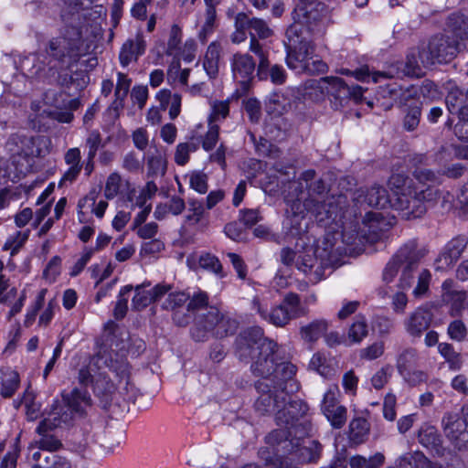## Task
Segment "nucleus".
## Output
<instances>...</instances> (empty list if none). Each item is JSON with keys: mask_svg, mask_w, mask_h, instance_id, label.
<instances>
[{"mask_svg": "<svg viewBox=\"0 0 468 468\" xmlns=\"http://www.w3.org/2000/svg\"><path fill=\"white\" fill-rule=\"evenodd\" d=\"M88 201H90L91 206L93 207L92 210H91L92 213H94L97 218H102L105 213V210L108 207V203L104 200H101L96 205L95 204L96 194L94 192H90L88 196L85 197L84 199L79 201V204H78L79 208L81 209L84 207L85 203Z\"/></svg>", "mask_w": 468, "mask_h": 468, "instance_id": "680f3d73", "label": "nucleus"}, {"mask_svg": "<svg viewBox=\"0 0 468 468\" xmlns=\"http://www.w3.org/2000/svg\"><path fill=\"white\" fill-rule=\"evenodd\" d=\"M101 365H104L111 372L114 373L121 379L125 378L129 375L128 363L121 358L119 359L117 354H109L108 356L98 355L94 356L92 361L79 370L78 380L83 387L80 390H86V387L92 384L95 378V369H101ZM80 389V388H78Z\"/></svg>", "mask_w": 468, "mask_h": 468, "instance_id": "9d476101", "label": "nucleus"}, {"mask_svg": "<svg viewBox=\"0 0 468 468\" xmlns=\"http://www.w3.org/2000/svg\"><path fill=\"white\" fill-rule=\"evenodd\" d=\"M150 286V282L143 283L135 287V294L132 300V305L136 310H141L153 303L149 291H144V288Z\"/></svg>", "mask_w": 468, "mask_h": 468, "instance_id": "603ef678", "label": "nucleus"}, {"mask_svg": "<svg viewBox=\"0 0 468 468\" xmlns=\"http://www.w3.org/2000/svg\"><path fill=\"white\" fill-rule=\"evenodd\" d=\"M421 115V107L418 102H414L413 105H410L408 109V112L404 117L403 126L405 130L411 132L414 131L420 120Z\"/></svg>", "mask_w": 468, "mask_h": 468, "instance_id": "8fccbe9b", "label": "nucleus"}, {"mask_svg": "<svg viewBox=\"0 0 468 468\" xmlns=\"http://www.w3.org/2000/svg\"><path fill=\"white\" fill-rule=\"evenodd\" d=\"M249 25V16L243 12L238 13L234 18V32L230 35L233 44H239L247 39L246 30Z\"/></svg>", "mask_w": 468, "mask_h": 468, "instance_id": "e433bc0d", "label": "nucleus"}, {"mask_svg": "<svg viewBox=\"0 0 468 468\" xmlns=\"http://www.w3.org/2000/svg\"><path fill=\"white\" fill-rule=\"evenodd\" d=\"M368 335V325L365 315H356L347 333L348 340L353 344L360 343Z\"/></svg>", "mask_w": 468, "mask_h": 468, "instance_id": "f704fd0d", "label": "nucleus"}, {"mask_svg": "<svg viewBox=\"0 0 468 468\" xmlns=\"http://www.w3.org/2000/svg\"><path fill=\"white\" fill-rule=\"evenodd\" d=\"M133 289V287L132 285H126L121 289L118 301L113 311L114 317L117 320H121L125 316L128 310V297H126V295L131 292Z\"/></svg>", "mask_w": 468, "mask_h": 468, "instance_id": "864d4df0", "label": "nucleus"}, {"mask_svg": "<svg viewBox=\"0 0 468 468\" xmlns=\"http://www.w3.org/2000/svg\"><path fill=\"white\" fill-rule=\"evenodd\" d=\"M199 147L198 142L181 143L176 146L175 162L178 165H185L189 160L190 153L196 152Z\"/></svg>", "mask_w": 468, "mask_h": 468, "instance_id": "49530a36", "label": "nucleus"}, {"mask_svg": "<svg viewBox=\"0 0 468 468\" xmlns=\"http://www.w3.org/2000/svg\"><path fill=\"white\" fill-rule=\"evenodd\" d=\"M420 360L419 353L414 347H405L397 356L396 367L399 374L411 369L418 366Z\"/></svg>", "mask_w": 468, "mask_h": 468, "instance_id": "72a5a7b5", "label": "nucleus"}, {"mask_svg": "<svg viewBox=\"0 0 468 468\" xmlns=\"http://www.w3.org/2000/svg\"><path fill=\"white\" fill-rule=\"evenodd\" d=\"M328 7L324 3L307 4L297 7L292 14V19H303L310 31L315 30L326 18Z\"/></svg>", "mask_w": 468, "mask_h": 468, "instance_id": "a211bd4d", "label": "nucleus"}, {"mask_svg": "<svg viewBox=\"0 0 468 468\" xmlns=\"http://www.w3.org/2000/svg\"><path fill=\"white\" fill-rule=\"evenodd\" d=\"M189 185L199 194H205L208 189L207 176L202 171H194L188 175Z\"/></svg>", "mask_w": 468, "mask_h": 468, "instance_id": "5fc2aeb1", "label": "nucleus"}, {"mask_svg": "<svg viewBox=\"0 0 468 468\" xmlns=\"http://www.w3.org/2000/svg\"><path fill=\"white\" fill-rule=\"evenodd\" d=\"M222 55L221 45L217 42H211L206 51L203 68L209 79H216L219 71V62Z\"/></svg>", "mask_w": 468, "mask_h": 468, "instance_id": "cd10ccee", "label": "nucleus"}, {"mask_svg": "<svg viewBox=\"0 0 468 468\" xmlns=\"http://www.w3.org/2000/svg\"><path fill=\"white\" fill-rule=\"evenodd\" d=\"M251 309L255 311L263 320L277 326L284 327L292 320L304 316L307 309L301 304V298L295 292L287 293L282 303L271 307L269 311L258 297L251 301Z\"/></svg>", "mask_w": 468, "mask_h": 468, "instance_id": "1a4fd4ad", "label": "nucleus"}, {"mask_svg": "<svg viewBox=\"0 0 468 468\" xmlns=\"http://www.w3.org/2000/svg\"><path fill=\"white\" fill-rule=\"evenodd\" d=\"M132 84V79L127 74L122 72L117 73V83L114 90V101H112V108L115 110L124 107L125 99L129 93Z\"/></svg>", "mask_w": 468, "mask_h": 468, "instance_id": "473e14b6", "label": "nucleus"}, {"mask_svg": "<svg viewBox=\"0 0 468 468\" xmlns=\"http://www.w3.org/2000/svg\"><path fill=\"white\" fill-rule=\"evenodd\" d=\"M3 375L0 393L4 398H11L19 386V376L16 371L10 369H7Z\"/></svg>", "mask_w": 468, "mask_h": 468, "instance_id": "a19ab883", "label": "nucleus"}, {"mask_svg": "<svg viewBox=\"0 0 468 468\" xmlns=\"http://www.w3.org/2000/svg\"><path fill=\"white\" fill-rule=\"evenodd\" d=\"M438 351L448 363L450 369L459 370L462 367V355L454 350L452 345L449 343H440L438 345Z\"/></svg>", "mask_w": 468, "mask_h": 468, "instance_id": "c9c22d12", "label": "nucleus"}, {"mask_svg": "<svg viewBox=\"0 0 468 468\" xmlns=\"http://www.w3.org/2000/svg\"><path fill=\"white\" fill-rule=\"evenodd\" d=\"M468 39V20L461 14L448 16L442 33L432 36L423 43L419 51V58L424 67L436 63H448L459 50L460 41Z\"/></svg>", "mask_w": 468, "mask_h": 468, "instance_id": "39448f33", "label": "nucleus"}, {"mask_svg": "<svg viewBox=\"0 0 468 468\" xmlns=\"http://www.w3.org/2000/svg\"><path fill=\"white\" fill-rule=\"evenodd\" d=\"M404 381L410 387H417L428 380V374L423 370H407L399 374Z\"/></svg>", "mask_w": 468, "mask_h": 468, "instance_id": "e2e57ef3", "label": "nucleus"}, {"mask_svg": "<svg viewBox=\"0 0 468 468\" xmlns=\"http://www.w3.org/2000/svg\"><path fill=\"white\" fill-rule=\"evenodd\" d=\"M398 257H404L403 270L399 278V287L403 290L409 289L414 282V273L416 272L420 259L416 244L414 242L405 244L398 250Z\"/></svg>", "mask_w": 468, "mask_h": 468, "instance_id": "2eb2a0df", "label": "nucleus"}, {"mask_svg": "<svg viewBox=\"0 0 468 468\" xmlns=\"http://www.w3.org/2000/svg\"><path fill=\"white\" fill-rule=\"evenodd\" d=\"M445 102L449 112L452 114L468 116L466 93L455 87L451 89L446 96Z\"/></svg>", "mask_w": 468, "mask_h": 468, "instance_id": "2f4dec72", "label": "nucleus"}, {"mask_svg": "<svg viewBox=\"0 0 468 468\" xmlns=\"http://www.w3.org/2000/svg\"><path fill=\"white\" fill-rule=\"evenodd\" d=\"M309 367L325 378L332 375V369L327 365H325V357L320 353H315L312 356L309 363Z\"/></svg>", "mask_w": 468, "mask_h": 468, "instance_id": "0e129e2a", "label": "nucleus"}, {"mask_svg": "<svg viewBox=\"0 0 468 468\" xmlns=\"http://www.w3.org/2000/svg\"><path fill=\"white\" fill-rule=\"evenodd\" d=\"M438 197L439 189L435 186H415L407 192H399L397 197H391V207L406 219L417 218L426 213L427 205L435 203Z\"/></svg>", "mask_w": 468, "mask_h": 468, "instance_id": "6e6552de", "label": "nucleus"}, {"mask_svg": "<svg viewBox=\"0 0 468 468\" xmlns=\"http://www.w3.org/2000/svg\"><path fill=\"white\" fill-rule=\"evenodd\" d=\"M248 28L250 30V37L254 36L255 38L266 39L273 35V30L269 27L267 22L261 18L249 16Z\"/></svg>", "mask_w": 468, "mask_h": 468, "instance_id": "58836bf2", "label": "nucleus"}, {"mask_svg": "<svg viewBox=\"0 0 468 468\" xmlns=\"http://www.w3.org/2000/svg\"><path fill=\"white\" fill-rule=\"evenodd\" d=\"M92 386L94 394L105 403H108L112 399L116 390L115 384L109 378L104 371L95 373Z\"/></svg>", "mask_w": 468, "mask_h": 468, "instance_id": "7c9ffc66", "label": "nucleus"}, {"mask_svg": "<svg viewBox=\"0 0 468 468\" xmlns=\"http://www.w3.org/2000/svg\"><path fill=\"white\" fill-rule=\"evenodd\" d=\"M250 38V51L254 53L260 59L258 74L262 78V75L266 73L269 67L268 55L267 52L263 50V48L258 38H255L254 36H251Z\"/></svg>", "mask_w": 468, "mask_h": 468, "instance_id": "c03bdc74", "label": "nucleus"}, {"mask_svg": "<svg viewBox=\"0 0 468 468\" xmlns=\"http://www.w3.org/2000/svg\"><path fill=\"white\" fill-rule=\"evenodd\" d=\"M64 162L69 168L64 172L58 182V186L71 185L79 177L83 165L81 163V154L78 147L68 149L64 154Z\"/></svg>", "mask_w": 468, "mask_h": 468, "instance_id": "393cba45", "label": "nucleus"}, {"mask_svg": "<svg viewBox=\"0 0 468 468\" xmlns=\"http://www.w3.org/2000/svg\"><path fill=\"white\" fill-rule=\"evenodd\" d=\"M211 112L208 123H217L225 120L229 114V100L213 101L210 102Z\"/></svg>", "mask_w": 468, "mask_h": 468, "instance_id": "37998d69", "label": "nucleus"}, {"mask_svg": "<svg viewBox=\"0 0 468 468\" xmlns=\"http://www.w3.org/2000/svg\"><path fill=\"white\" fill-rule=\"evenodd\" d=\"M346 185H351L346 177L339 181L342 186L340 194L328 196L329 186L324 179L317 177L313 169L303 171L299 177L300 197L291 204L292 217L286 221V226H290L289 234L292 237L301 234L303 229L300 220L304 218L305 212L311 213L318 222L325 224L341 217L347 203L343 191L351 189Z\"/></svg>", "mask_w": 468, "mask_h": 468, "instance_id": "7ed1b4c3", "label": "nucleus"}, {"mask_svg": "<svg viewBox=\"0 0 468 468\" xmlns=\"http://www.w3.org/2000/svg\"><path fill=\"white\" fill-rule=\"evenodd\" d=\"M324 413L335 429H341L346 421L347 410L342 405L327 410Z\"/></svg>", "mask_w": 468, "mask_h": 468, "instance_id": "de8ad7c7", "label": "nucleus"}, {"mask_svg": "<svg viewBox=\"0 0 468 468\" xmlns=\"http://www.w3.org/2000/svg\"><path fill=\"white\" fill-rule=\"evenodd\" d=\"M385 461V456L377 452L369 458H366L362 455H355L350 461L349 464L351 468H379Z\"/></svg>", "mask_w": 468, "mask_h": 468, "instance_id": "ea45409f", "label": "nucleus"}, {"mask_svg": "<svg viewBox=\"0 0 468 468\" xmlns=\"http://www.w3.org/2000/svg\"><path fill=\"white\" fill-rule=\"evenodd\" d=\"M439 173L437 174L434 171L426 168H416L412 173L414 179L417 181V183H415V186L423 188L428 186H433L432 184L439 180Z\"/></svg>", "mask_w": 468, "mask_h": 468, "instance_id": "a18cd8bd", "label": "nucleus"}, {"mask_svg": "<svg viewBox=\"0 0 468 468\" xmlns=\"http://www.w3.org/2000/svg\"><path fill=\"white\" fill-rule=\"evenodd\" d=\"M447 297L452 302L450 310L451 316L461 315L466 299V292L464 291L450 292Z\"/></svg>", "mask_w": 468, "mask_h": 468, "instance_id": "13d9d810", "label": "nucleus"}, {"mask_svg": "<svg viewBox=\"0 0 468 468\" xmlns=\"http://www.w3.org/2000/svg\"><path fill=\"white\" fill-rule=\"evenodd\" d=\"M45 463H37L32 468H71V463L63 456L48 453L44 456Z\"/></svg>", "mask_w": 468, "mask_h": 468, "instance_id": "09e8293b", "label": "nucleus"}, {"mask_svg": "<svg viewBox=\"0 0 468 468\" xmlns=\"http://www.w3.org/2000/svg\"><path fill=\"white\" fill-rule=\"evenodd\" d=\"M314 259L310 255H305L301 261H297L296 267L304 274H311L314 268V277L311 279L313 282H317L322 279L320 273L324 266H329L335 261V249L334 244L328 238H324L321 244H318L314 250Z\"/></svg>", "mask_w": 468, "mask_h": 468, "instance_id": "9b49d317", "label": "nucleus"}, {"mask_svg": "<svg viewBox=\"0 0 468 468\" xmlns=\"http://www.w3.org/2000/svg\"><path fill=\"white\" fill-rule=\"evenodd\" d=\"M236 353L240 361L250 363V371L261 378L254 383L259 394L255 410L261 415L273 412L278 429L266 436V442L275 449L272 465L289 468L293 462L313 463L319 458L320 444L304 445L312 425L301 420L308 411V406L301 399H291L288 385L292 387L297 367L287 361L277 342L264 336L260 326H252L239 335Z\"/></svg>", "mask_w": 468, "mask_h": 468, "instance_id": "f257e3e1", "label": "nucleus"}, {"mask_svg": "<svg viewBox=\"0 0 468 468\" xmlns=\"http://www.w3.org/2000/svg\"><path fill=\"white\" fill-rule=\"evenodd\" d=\"M209 127L202 140V147L205 151H211L219 138V126L217 123H208Z\"/></svg>", "mask_w": 468, "mask_h": 468, "instance_id": "bf43d9fd", "label": "nucleus"}, {"mask_svg": "<svg viewBox=\"0 0 468 468\" xmlns=\"http://www.w3.org/2000/svg\"><path fill=\"white\" fill-rule=\"evenodd\" d=\"M208 303L207 292L197 290L192 294L186 292H170L162 308L172 313V320L177 326H186L193 315L204 309Z\"/></svg>", "mask_w": 468, "mask_h": 468, "instance_id": "0eeeda50", "label": "nucleus"}, {"mask_svg": "<svg viewBox=\"0 0 468 468\" xmlns=\"http://www.w3.org/2000/svg\"><path fill=\"white\" fill-rule=\"evenodd\" d=\"M182 41V30L177 25H173L170 30V36L167 42L166 54L176 56L180 49Z\"/></svg>", "mask_w": 468, "mask_h": 468, "instance_id": "6e6d98bb", "label": "nucleus"}, {"mask_svg": "<svg viewBox=\"0 0 468 468\" xmlns=\"http://www.w3.org/2000/svg\"><path fill=\"white\" fill-rule=\"evenodd\" d=\"M386 226V220L380 212L366 213L357 235L366 242L374 243L379 238Z\"/></svg>", "mask_w": 468, "mask_h": 468, "instance_id": "412c9836", "label": "nucleus"}, {"mask_svg": "<svg viewBox=\"0 0 468 468\" xmlns=\"http://www.w3.org/2000/svg\"><path fill=\"white\" fill-rule=\"evenodd\" d=\"M30 235L29 229L17 230L11 234L3 246L4 250H11V255H15L23 247Z\"/></svg>", "mask_w": 468, "mask_h": 468, "instance_id": "79ce46f5", "label": "nucleus"}, {"mask_svg": "<svg viewBox=\"0 0 468 468\" xmlns=\"http://www.w3.org/2000/svg\"><path fill=\"white\" fill-rule=\"evenodd\" d=\"M324 80L327 83L326 91L335 110L344 107L351 100L356 103L362 101L364 92L362 87L358 85L350 86L338 77H329Z\"/></svg>", "mask_w": 468, "mask_h": 468, "instance_id": "f8f14e48", "label": "nucleus"}, {"mask_svg": "<svg viewBox=\"0 0 468 468\" xmlns=\"http://www.w3.org/2000/svg\"><path fill=\"white\" fill-rule=\"evenodd\" d=\"M418 440L422 446L429 449L434 454L438 456L443 455L444 448L441 438L434 426L428 423L423 424L419 430Z\"/></svg>", "mask_w": 468, "mask_h": 468, "instance_id": "bb28decb", "label": "nucleus"}, {"mask_svg": "<svg viewBox=\"0 0 468 468\" xmlns=\"http://www.w3.org/2000/svg\"><path fill=\"white\" fill-rule=\"evenodd\" d=\"M146 42L142 34H137L134 39H127L122 46L119 60L123 68H126L132 61H136L140 56L144 54Z\"/></svg>", "mask_w": 468, "mask_h": 468, "instance_id": "a878e982", "label": "nucleus"}, {"mask_svg": "<svg viewBox=\"0 0 468 468\" xmlns=\"http://www.w3.org/2000/svg\"><path fill=\"white\" fill-rule=\"evenodd\" d=\"M217 10L206 9L205 22L199 33L200 39L206 41L207 36L211 34L216 27Z\"/></svg>", "mask_w": 468, "mask_h": 468, "instance_id": "69168bd1", "label": "nucleus"}, {"mask_svg": "<svg viewBox=\"0 0 468 468\" xmlns=\"http://www.w3.org/2000/svg\"><path fill=\"white\" fill-rule=\"evenodd\" d=\"M305 25L303 19H293V23L291 24L286 30V59L298 60L303 59L302 50L310 47L311 41L306 39L303 36V26Z\"/></svg>", "mask_w": 468, "mask_h": 468, "instance_id": "4468645a", "label": "nucleus"}, {"mask_svg": "<svg viewBox=\"0 0 468 468\" xmlns=\"http://www.w3.org/2000/svg\"><path fill=\"white\" fill-rule=\"evenodd\" d=\"M121 185V176L118 173L111 174L107 178L104 189V195L106 198L112 199L113 197H115L120 191Z\"/></svg>", "mask_w": 468, "mask_h": 468, "instance_id": "052dcab7", "label": "nucleus"}, {"mask_svg": "<svg viewBox=\"0 0 468 468\" xmlns=\"http://www.w3.org/2000/svg\"><path fill=\"white\" fill-rule=\"evenodd\" d=\"M432 319L431 312L423 307H418L404 320L406 332L412 337H420L430 327Z\"/></svg>", "mask_w": 468, "mask_h": 468, "instance_id": "b1692460", "label": "nucleus"}, {"mask_svg": "<svg viewBox=\"0 0 468 468\" xmlns=\"http://www.w3.org/2000/svg\"><path fill=\"white\" fill-rule=\"evenodd\" d=\"M314 48L313 45L302 50L303 59L298 60L286 59L287 65L292 69L304 71L308 74H320L327 70V65L322 59L314 56Z\"/></svg>", "mask_w": 468, "mask_h": 468, "instance_id": "4be33fe9", "label": "nucleus"}, {"mask_svg": "<svg viewBox=\"0 0 468 468\" xmlns=\"http://www.w3.org/2000/svg\"><path fill=\"white\" fill-rule=\"evenodd\" d=\"M467 243L465 236H458L450 240L436 260V270L444 271L452 267L462 256Z\"/></svg>", "mask_w": 468, "mask_h": 468, "instance_id": "aec40b11", "label": "nucleus"}, {"mask_svg": "<svg viewBox=\"0 0 468 468\" xmlns=\"http://www.w3.org/2000/svg\"><path fill=\"white\" fill-rule=\"evenodd\" d=\"M329 322L326 319H315L300 327L301 339L307 344H314L327 332Z\"/></svg>", "mask_w": 468, "mask_h": 468, "instance_id": "c85d7f7f", "label": "nucleus"}, {"mask_svg": "<svg viewBox=\"0 0 468 468\" xmlns=\"http://www.w3.org/2000/svg\"><path fill=\"white\" fill-rule=\"evenodd\" d=\"M404 264V257H398V252L392 257V259L386 265L383 271V280L386 282L393 281L397 275L399 268Z\"/></svg>", "mask_w": 468, "mask_h": 468, "instance_id": "4d7b16f0", "label": "nucleus"}, {"mask_svg": "<svg viewBox=\"0 0 468 468\" xmlns=\"http://www.w3.org/2000/svg\"><path fill=\"white\" fill-rule=\"evenodd\" d=\"M199 265L203 269L208 270L218 275H221L222 265L218 259L211 254L202 255L199 259Z\"/></svg>", "mask_w": 468, "mask_h": 468, "instance_id": "774afa93", "label": "nucleus"}, {"mask_svg": "<svg viewBox=\"0 0 468 468\" xmlns=\"http://www.w3.org/2000/svg\"><path fill=\"white\" fill-rule=\"evenodd\" d=\"M148 177L164 176L166 171V162L162 154L150 155L147 159Z\"/></svg>", "mask_w": 468, "mask_h": 468, "instance_id": "3c124183", "label": "nucleus"}, {"mask_svg": "<svg viewBox=\"0 0 468 468\" xmlns=\"http://www.w3.org/2000/svg\"><path fill=\"white\" fill-rule=\"evenodd\" d=\"M388 185L392 190V197H397L399 192H407L415 187L412 178L403 174H393L388 180Z\"/></svg>", "mask_w": 468, "mask_h": 468, "instance_id": "4c0bfd02", "label": "nucleus"}, {"mask_svg": "<svg viewBox=\"0 0 468 468\" xmlns=\"http://www.w3.org/2000/svg\"><path fill=\"white\" fill-rule=\"evenodd\" d=\"M304 96L300 87H287L273 92L269 99L268 109L275 115H282L292 111Z\"/></svg>", "mask_w": 468, "mask_h": 468, "instance_id": "ddd939ff", "label": "nucleus"}, {"mask_svg": "<svg viewBox=\"0 0 468 468\" xmlns=\"http://www.w3.org/2000/svg\"><path fill=\"white\" fill-rule=\"evenodd\" d=\"M38 138L12 134L6 142V147L13 154L25 157L39 156L41 150L37 146Z\"/></svg>", "mask_w": 468, "mask_h": 468, "instance_id": "5701e85b", "label": "nucleus"}, {"mask_svg": "<svg viewBox=\"0 0 468 468\" xmlns=\"http://www.w3.org/2000/svg\"><path fill=\"white\" fill-rule=\"evenodd\" d=\"M72 16L61 14L65 27L48 42L44 53L23 59L21 68L27 78L60 86L70 82L69 71L81 57L83 20L81 14Z\"/></svg>", "mask_w": 468, "mask_h": 468, "instance_id": "f03ea898", "label": "nucleus"}, {"mask_svg": "<svg viewBox=\"0 0 468 468\" xmlns=\"http://www.w3.org/2000/svg\"><path fill=\"white\" fill-rule=\"evenodd\" d=\"M233 79L245 88L253 79L256 63L249 54L235 53L230 59Z\"/></svg>", "mask_w": 468, "mask_h": 468, "instance_id": "6ab92c4d", "label": "nucleus"}, {"mask_svg": "<svg viewBox=\"0 0 468 468\" xmlns=\"http://www.w3.org/2000/svg\"><path fill=\"white\" fill-rule=\"evenodd\" d=\"M447 331L450 338L458 342L463 341L467 335V328L461 320L451 322Z\"/></svg>", "mask_w": 468, "mask_h": 468, "instance_id": "338daca9", "label": "nucleus"}, {"mask_svg": "<svg viewBox=\"0 0 468 468\" xmlns=\"http://www.w3.org/2000/svg\"><path fill=\"white\" fill-rule=\"evenodd\" d=\"M353 200L359 205L367 204L377 208L391 207V197L388 190L380 186H373L370 188H359L353 193Z\"/></svg>", "mask_w": 468, "mask_h": 468, "instance_id": "f3484780", "label": "nucleus"}, {"mask_svg": "<svg viewBox=\"0 0 468 468\" xmlns=\"http://www.w3.org/2000/svg\"><path fill=\"white\" fill-rule=\"evenodd\" d=\"M370 424L363 417L354 418L348 427V439L351 445H359L365 442L369 435Z\"/></svg>", "mask_w": 468, "mask_h": 468, "instance_id": "c756f323", "label": "nucleus"}, {"mask_svg": "<svg viewBox=\"0 0 468 468\" xmlns=\"http://www.w3.org/2000/svg\"><path fill=\"white\" fill-rule=\"evenodd\" d=\"M445 436L461 450L468 442V431L465 423L457 413L446 412L441 419Z\"/></svg>", "mask_w": 468, "mask_h": 468, "instance_id": "dca6fc26", "label": "nucleus"}, {"mask_svg": "<svg viewBox=\"0 0 468 468\" xmlns=\"http://www.w3.org/2000/svg\"><path fill=\"white\" fill-rule=\"evenodd\" d=\"M61 401H55L48 416L39 421L36 431L39 435L37 444L39 450L49 452L63 448L61 440L53 431L72 426L77 418L86 415L91 406V398L85 390L73 388L70 392L61 393Z\"/></svg>", "mask_w": 468, "mask_h": 468, "instance_id": "20e7f679", "label": "nucleus"}, {"mask_svg": "<svg viewBox=\"0 0 468 468\" xmlns=\"http://www.w3.org/2000/svg\"><path fill=\"white\" fill-rule=\"evenodd\" d=\"M196 314L191 335L197 342H205L210 337L223 338L234 335L238 330V321L221 312L218 307L210 305L209 302Z\"/></svg>", "mask_w": 468, "mask_h": 468, "instance_id": "423d86ee", "label": "nucleus"}]
</instances>
